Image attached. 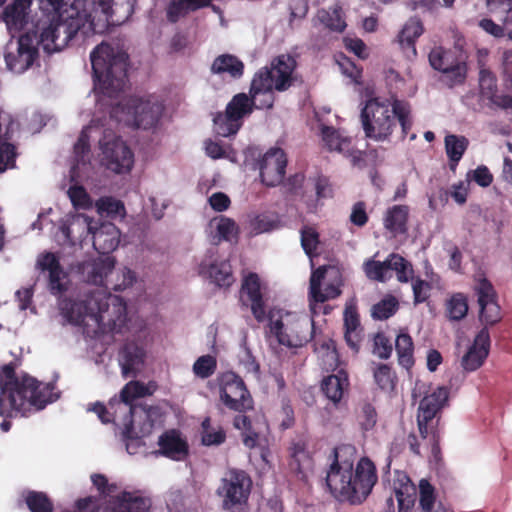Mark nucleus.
Returning <instances> with one entry per match:
<instances>
[{"mask_svg": "<svg viewBox=\"0 0 512 512\" xmlns=\"http://www.w3.org/2000/svg\"><path fill=\"white\" fill-rule=\"evenodd\" d=\"M341 294V290L338 284L330 283L327 284L322 291L320 288L317 292L310 295V300L316 303H324L327 300L335 299Z\"/></svg>", "mask_w": 512, "mask_h": 512, "instance_id": "338daca9", "label": "nucleus"}, {"mask_svg": "<svg viewBox=\"0 0 512 512\" xmlns=\"http://www.w3.org/2000/svg\"><path fill=\"white\" fill-rule=\"evenodd\" d=\"M37 35L29 31L19 37L18 46L15 53H5V62L7 68L15 73H23L32 66L38 57V46L36 43Z\"/></svg>", "mask_w": 512, "mask_h": 512, "instance_id": "4468645a", "label": "nucleus"}, {"mask_svg": "<svg viewBox=\"0 0 512 512\" xmlns=\"http://www.w3.org/2000/svg\"><path fill=\"white\" fill-rule=\"evenodd\" d=\"M389 270H394L399 282L406 283L413 273L412 265L401 255L392 253L388 257Z\"/></svg>", "mask_w": 512, "mask_h": 512, "instance_id": "8fccbe9b", "label": "nucleus"}, {"mask_svg": "<svg viewBox=\"0 0 512 512\" xmlns=\"http://www.w3.org/2000/svg\"><path fill=\"white\" fill-rule=\"evenodd\" d=\"M36 268L48 274L47 286L52 295H62L68 290V275L55 253L44 252L39 254L36 260Z\"/></svg>", "mask_w": 512, "mask_h": 512, "instance_id": "dca6fc26", "label": "nucleus"}, {"mask_svg": "<svg viewBox=\"0 0 512 512\" xmlns=\"http://www.w3.org/2000/svg\"><path fill=\"white\" fill-rule=\"evenodd\" d=\"M360 120L367 138L375 141H389L397 123L401 127V140L409 136L413 126L412 109L409 102L394 98L373 97L366 100L361 109Z\"/></svg>", "mask_w": 512, "mask_h": 512, "instance_id": "20e7f679", "label": "nucleus"}, {"mask_svg": "<svg viewBox=\"0 0 512 512\" xmlns=\"http://www.w3.org/2000/svg\"><path fill=\"white\" fill-rule=\"evenodd\" d=\"M301 235V246L306 253V255L310 258H313L318 255L317 248L320 243V236L317 230L310 226H304L300 230Z\"/></svg>", "mask_w": 512, "mask_h": 512, "instance_id": "3c124183", "label": "nucleus"}, {"mask_svg": "<svg viewBox=\"0 0 512 512\" xmlns=\"http://www.w3.org/2000/svg\"><path fill=\"white\" fill-rule=\"evenodd\" d=\"M252 489V479L247 472L230 469L216 490L221 498L222 508L231 512H241L247 506Z\"/></svg>", "mask_w": 512, "mask_h": 512, "instance_id": "6e6552de", "label": "nucleus"}, {"mask_svg": "<svg viewBox=\"0 0 512 512\" xmlns=\"http://www.w3.org/2000/svg\"><path fill=\"white\" fill-rule=\"evenodd\" d=\"M269 327L278 343L290 348L306 345L315 333V322L309 317L297 318L286 324L282 320L271 321Z\"/></svg>", "mask_w": 512, "mask_h": 512, "instance_id": "1a4fd4ad", "label": "nucleus"}, {"mask_svg": "<svg viewBox=\"0 0 512 512\" xmlns=\"http://www.w3.org/2000/svg\"><path fill=\"white\" fill-rule=\"evenodd\" d=\"M120 230L111 223H102L92 232V242L94 249L102 255L111 254L120 244Z\"/></svg>", "mask_w": 512, "mask_h": 512, "instance_id": "b1692460", "label": "nucleus"}, {"mask_svg": "<svg viewBox=\"0 0 512 512\" xmlns=\"http://www.w3.org/2000/svg\"><path fill=\"white\" fill-rule=\"evenodd\" d=\"M210 418L207 417L202 422V443L205 446L220 445L226 440V433L222 427L214 429L210 425Z\"/></svg>", "mask_w": 512, "mask_h": 512, "instance_id": "864d4df0", "label": "nucleus"}, {"mask_svg": "<svg viewBox=\"0 0 512 512\" xmlns=\"http://www.w3.org/2000/svg\"><path fill=\"white\" fill-rule=\"evenodd\" d=\"M424 27L422 21L417 17H411L404 24L398 35V42L403 50H410L415 56L417 54L415 43L423 34Z\"/></svg>", "mask_w": 512, "mask_h": 512, "instance_id": "c9c22d12", "label": "nucleus"}, {"mask_svg": "<svg viewBox=\"0 0 512 512\" xmlns=\"http://www.w3.org/2000/svg\"><path fill=\"white\" fill-rule=\"evenodd\" d=\"M359 419L363 430H371L377 423V412L374 406L370 403H365L361 408Z\"/></svg>", "mask_w": 512, "mask_h": 512, "instance_id": "774afa93", "label": "nucleus"}, {"mask_svg": "<svg viewBox=\"0 0 512 512\" xmlns=\"http://www.w3.org/2000/svg\"><path fill=\"white\" fill-rule=\"evenodd\" d=\"M147 388L139 382H131L121 390L120 396L125 404H131L135 398L146 395Z\"/></svg>", "mask_w": 512, "mask_h": 512, "instance_id": "0e129e2a", "label": "nucleus"}, {"mask_svg": "<svg viewBox=\"0 0 512 512\" xmlns=\"http://www.w3.org/2000/svg\"><path fill=\"white\" fill-rule=\"evenodd\" d=\"M97 25L94 21H88L85 13L70 6L38 20L35 29L29 32L36 34V43L51 54L64 49L78 33L84 37L97 33Z\"/></svg>", "mask_w": 512, "mask_h": 512, "instance_id": "39448f33", "label": "nucleus"}, {"mask_svg": "<svg viewBox=\"0 0 512 512\" xmlns=\"http://www.w3.org/2000/svg\"><path fill=\"white\" fill-rule=\"evenodd\" d=\"M24 501L30 512H53L51 498L42 491L28 490L24 493Z\"/></svg>", "mask_w": 512, "mask_h": 512, "instance_id": "37998d69", "label": "nucleus"}, {"mask_svg": "<svg viewBox=\"0 0 512 512\" xmlns=\"http://www.w3.org/2000/svg\"><path fill=\"white\" fill-rule=\"evenodd\" d=\"M430 65L446 74L452 84H461L466 78V65L461 62L456 53L441 46L434 47L429 53Z\"/></svg>", "mask_w": 512, "mask_h": 512, "instance_id": "2eb2a0df", "label": "nucleus"}, {"mask_svg": "<svg viewBox=\"0 0 512 512\" xmlns=\"http://www.w3.org/2000/svg\"><path fill=\"white\" fill-rule=\"evenodd\" d=\"M290 458L288 467L298 479L305 481L307 479L306 471L312 467L313 459L307 450L304 441L293 442L289 448Z\"/></svg>", "mask_w": 512, "mask_h": 512, "instance_id": "bb28decb", "label": "nucleus"}, {"mask_svg": "<svg viewBox=\"0 0 512 512\" xmlns=\"http://www.w3.org/2000/svg\"><path fill=\"white\" fill-rule=\"evenodd\" d=\"M322 140L330 151L343 152L348 148L350 141L344 138L333 127L324 126L321 130Z\"/></svg>", "mask_w": 512, "mask_h": 512, "instance_id": "09e8293b", "label": "nucleus"}, {"mask_svg": "<svg viewBox=\"0 0 512 512\" xmlns=\"http://www.w3.org/2000/svg\"><path fill=\"white\" fill-rule=\"evenodd\" d=\"M220 399L228 409L239 413L253 409V399L250 392L243 379L234 372L223 375Z\"/></svg>", "mask_w": 512, "mask_h": 512, "instance_id": "9b49d317", "label": "nucleus"}, {"mask_svg": "<svg viewBox=\"0 0 512 512\" xmlns=\"http://www.w3.org/2000/svg\"><path fill=\"white\" fill-rule=\"evenodd\" d=\"M449 391L446 387H438L432 393L423 397L419 403L417 417L424 420H434L437 413L448 400Z\"/></svg>", "mask_w": 512, "mask_h": 512, "instance_id": "2f4dec72", "label": "nucleus"}, {"mask_svg": "<svg viewBox=\"0 0 512 512\" xmlns=\"http://www.w3.org/2000/svg\"><path fill=\"white\" fill-rule=\"evenodd\" d=\"M321 361V366L326 371H334L339 365V355L336 349V343L332 339L322 342L316 348Z\"/></svg>", "mask_w": 512, "mask_h": 512, "instance_id": "c03bdc74", "label": "nucleus"}, {"mask_svg": "<svg viewBox=\"0 0 512 512\" xmlns=\"http://www.w3.org/2000/svg\"><path fill=\"white\" fill-rule=\"evenodd\" d=\"M475 293L480 307L479 319L486 325H493L501 319L498 296L492 283L481 278L475 286Z\"/></svg>", "mask_w": 512, "mask_h": 512, "instance_id": "a211bd4d", "label": "nucleus"}, {"mask_svg": "<svg viewBox=\"0 0 512 512\" xmlns=\"http://www.w3.org/2000/svg\"><path fill=\"white\" fill-rule=\"evenodd\" d=\"M240 293L242 303L249 304L254 318L258 322H263L266 319L265 302L257 273L250 272L243 278Z\"/></svg>", "mask_w": 512, "mask_h": 512, "instance_id": "6ab92c4d", "label": "nucleus"}, {"mask_svg": "<svg viewBox=\"0 0 512 512\" xmlns=\"http://www.w3.org/2000/svg\"><path fill=\"white\" fill-rule=\"evenodd\" d=\"M392 344L390 339L382 332L374 336L373 353L381 359H388L392 354Z\"/></svg>", "mask_w": 512, "mask_h": 512, "instance_id": "e2e57ef3", "label": "nucleus"}, {"mask_svg": "<svg viewBox=\"0 0 512 512\" xmlns=\"http://www.w3.org/2000/svg\"><path fill=\"white\" fill-rule=\"evenodd\" d=\"M199 274L209 278L218 287H230L234 282L232 267L228 261L206 263L199 265Z\"/></svg>", "mask_w": 512, "mask_h": 512, "instance_id": "c85d7f7f", "label": "nucleus"}, {"mask_svg": "<svg viewBox=\"0 0 512 512\" xmlns=\"http://www.w3.org/2000/svg\"><path fill=\"white\" fill-rule=\"evenodd\" d=\"M150 507V498L123 491L116 497L112 512H148Z\"/></svg>", "mask_w": 512, "mask_h": 512, "instance_id": "473e14b6", "label": "nucleus"}, {"mask_svg": "<svg viewBox=\"0 0 512 512\" xmlns=\"http://www.w3.org/2000/svg\"><path fill=\"white\" fill-rule=\"evenodd\" d=\"M58 307L64 322L75 326L84 325L85 319L90 318L99 327L108 325L114 328L124 321L127 314L124 299L102 289L91 291L81 300L60 298Z\"/></svg>", "mask_w": 512, "mask_h": 512, "instance_id": "7ed1b4c3", "label": "nucleus"}, {"mask_svg": "<svg viewBox=\"0 0 512 512\" xmlns=\"http://www.w3.org/2000/svg\"><path fill=\"white\" fill-rule=\"evenodd\" d=\"M377 386L383 391H393L396 387L397 376L390 365L380 363L373 371Z\"/></svg>", "mask_w": 512, "mask_h": 512, "instance_id": "49530a36", "label": "nucleus"}, {"mask_svg": "<svg viewBox=\"0 0 512 512\" xmlns=\"http://www.w3.org/2000/svg\"><path fill=\"white\" fill-rule=\"evenodd\" d=\"M447 317L452 321L463 319L468 312L467 298L462 293H456L446 303Z\"/></svg>", "mask_w": 512, "mask_h": 512, "instance_id": "de8ad7c7", "label": "nucleus"}, {"mask_svg": "<svg viewBox=\"0 0 512 512\" xmlns=\"http://www.w3.org/2000/svg\"><path fill=\"white\" fill-rule=\"evenodd\" d=\"M393 490L398 502L399 512H408L414 505L416 488L411 479L404 472H396Z\"/></svg>", "mask_w": 512, "mask_h": 512, "instance_id": "c756f323", "label": "nucleus"}, {"mask_svg": "<svg viewBox=\"0 0 512 512\" xmlns=\"http://www.w3.org/2000/svg\"><path fill=\"white\" fill-rule=\"evenodd\" d=\"M342 452L353 454L354 448L342 446L333 449V460L324 479L325 486L336 500L359 505L367 499L377 483L376 467L368 457H362L354 469V460H342Z\"/></svg>", "mask_w": 512, "mask_h": 512, "instance_id": "f257e3e1", "label": "nucleus"}, {"mask_svg": "<svg viewBox=\"0 0 512 512\" xmlns=\"http://www.w3.org/2000/svg\"><path fill=\"white\" fill-rule=\"evenodd\" d=\"M161 455L174 461H182L189 454V445L181 437L180 431L171 429L165 431L158 439Z\"/></svg>", "mask_w": 512, "mask_h": 512, "instance_id": "5701e85b", "label": "nucleus"}, {"mask_svg": "<svg viewBox=\"0 0 512 512\" xmlns=\"http://www.w3.org/2000/svg\"><path fill=\"white\" fill-rule=\"evenodd\" d=\"M349 377L345 370L339 369L336 374L324 377L321 382V390L334 404L340 403L349 388Z\"/></svg>", "mask_w": 512, "mask_h": 512, "instance_id": "7c9ffc66", "label": "nucleus"}, {"mask_svg": "<svg viewBox=\"0 0 512 512\" xmlns=\"http://www.w3.org/2000/svg\"><path fill=\"white\" fill-rule=\"evenodd\" d=\"M68 196L76 208L87 209L91 206L90 196L83 186H71L68 190Z\"/></svg>", "mask_w": 512, "mask_h": 512, "instance_id": "052dcab7", "label": "nucleus"}, {"mask_svg": "<svg viewBox=\"0 0 512 512\" xmlns=\"http://www.w3.org/2000/svg\"><path fill=\"white\" fill-rule=\"evenodd\" d=\"M287 166V157L283 149L271 148L259 161L261 182L275 187L283 182Z\"/></svg>", "mask_w": 512, "mask_h": 512, "instance_id": "f3484780", "label": "nucleus"}, {"mask_svg": "<svg viewBox=\"0 0 512 512\" xmlns=\"http://www.w3.org/2000/svg\"><path fill=\"white\" fill-rule=\"evenodd\" d=\"M32 0H14L5 7L3 21L10 32H19L28 23Z\"/></svg>", "mask_w": 512, "mask_h": 512, "instance_id": "cd10ccee", "label": "nucleus"}, {"mask_svg": "<svg viewBox=\"0 0 512 512\" xmlns=\"http://www.w3.org/2000/svg\"><path fill=\"white\" fill-rule=\"evenodd\" d=\"M95 84L108 97L121 92L127 81L129 56L110 44L101 43L90 54Z\"/></svg>", "mask_w": 512, "mask_h": 512, "instance_id": "423d86ee", "label": "nucleus"}, {"mask_svg": "<svg viewBox=\"0 0 512 512\" xmlns=\"http://www.w3.org/2000/svg\"><path fill=\"white\" fill-rule=\"evenodd\" d=\"M115 267V259L112 256L85 261L80 264L79 270L86 282L101 286L104 279L112 273Z\"/></svg>", "mask_w": 512, "mask_h": 512, "instance_id": "393cba45", "label": "nucleus"}, {"mask_svg": "<svg viewBox=\"0 0 512 512\" xmlns=\"http://www.w3.org/2000/svg\"><path fill=\"white\" fill-rule=\"evenodd\" d=\"M225 116H226V111L224 113L218 112L214 116V118H213L214 129H215V132L219 136L229 137L238 132L241 124L236 120H232L231 117H227V119H226Z\"/></svg>", "mask_w": 512, "mask_h": 512, "instance_id": "603ef678", "label": "nucleus"}, {"mask_svg": "<svg viewBox=\"0 0 512 512\" xmlns=\"http://www.w3.org/2000/svg\"><path fill=\"white\" fill-rule=\"evenodd\" d=\"M211 72L213 74H228L232 78H240L244 73L243 62L232 54H222L217 56L212 65Z\"/></svg>", "mask_w": 512, "mask_h": 512, "instance_id": "4c0bfd02", "label": "nucleus"}, {"mask_svg": "<svg viewBox=\"0 0 512 512\" xmlns=\"http://www.w3.org/2000/svg\"><path fill=\"white\" fill-rule=\"evenodd\" d=\"M409 207L407 205H394L390 207L384 217V227L393 233L404 234L407 232Z\"/></svg>", "mask_w": 512, "mask_h": 512, "instance_id": "f704fd0d", "label": "nucleus"}, {"mask_svg": "<svg viewBox=\"0 0 512 512\" xmlns=\"http://www.w3.org/2000/svg\"><path fill=\"white\" fill-rule=\"evenodd\" d=\"M208 7L203 0H171L166 7V18L170 23H177L190 12Z\"/></svg>", "mask_w": 512, "mask_h": 512, "instance_id": "e433bc0d", "label": "nucleus"}, {"mask_svg": "<svg viewBox=\"0 0 512 512\" xmlns=\"http://www.w3.org/2000/svg\"><path fill=\"white\" fill-rule=\"evenodd\" d=\"M226 118L240 121L245 115L252 113L253 108L250 98L245 93L236 94L226 106Z\"/></svg>", "mask_w": 512, "mask_h": 512, "instance_id": "79ce46f5", "label": "nucleus"}, {"mask_svg": "<svg viewBox=\"0 0 512 512\" xmlns=\"http://www.w3.org/2000/svg\"><path fill=\"white\" fill-rule=\"evenodd\" d=\"M490 349V335L487 328L481 329L475 336L473 344L461 359V366L467 372L479 369L486 360Z\"/></svg>", "mask_w": 512, "mask_h": 512, "instance_id": "412c9836", "label": "nucleus"}, {"mask_svg": "<svg viewBox=\"0 0 512 512\" xmlns=\"http://www.w3.org/2000/svg\"><path fill=\"white\" fill-rule=\"evenodd\" d=\"M268 73H255L250 86L249 98L252 108L270 109L275 102V88Z\"/></svg>", "mask_w": 512, "mask_h": 512, "instance_id": "aec40b11", "label": "nucleus"}, {"mask_svg": "<svg viewBox=\"0 0 512 512\" xmlns=\"http://www.w3.org/2000/svg\"><path fill=\"white\" fill-rule=\"evenodd\" d=\"M297 67L296 59L290 54H280L273 58L270 67H263L256 73H268L271 84L277 92H284L294 85L297 75L294 73Z\"/></svg>", "mask_w": 512, "mask_h": 512, "instance_id": "ddd939ff", "label": "nucleus"}, {"mask_svg": "<svg viewBox=\"0 0 512 512\" xmlns=\"http://www.w3.org/2000/svg\"><path fill=\"white\" fill-rule=\"evenodd\" d=\"M388 258L381 262L369 260L365 263V272L368 278L379 282L386 280V273L389 271Z\"/></svg>", "mask_w": 512, "mask_h": 512, "instance_id": "bf43d9fd", "label": "nucleus"}, {"mask_svg": "<svg viewBox=\"0 0 512 512\" xmlns=\"http://www.w3.org/2000/svg\"><path fill=\"white\" fill-rule=\"evenodd\" d=\"M488 10L496 15L504 23L508 20V15L512 11V0H486Z\"/></svg>", "mask_w": 512, "mask_h": 512, "instance_id": "69168bd1", "label": "nucleus"}, {"mask_svg": "<svg viewBox=\"0 0 512 512\" xmlns=\"http://www.w3.org/2000/svg\"><path fill=\"white\" fill-rule=\"evenodd\" d=\"M318 17L320 22L332 31L343 32L346 28V23L338 9H333L332 11L321 10L318 13Z\"/></svg>", "mask_w": 512, "mask_h": 512, "instance_id": "6e6d98bb", "label": "nucleus"}, {"mask_svg": "<svg viewBox=\"0 0 512 512\" xmlns=\"http://www.w3.org/2000/svg\"><path fill=\"white\" fill-rule=\"evenodd\" d=\"M343 321L345 341L347 345L357 353L363 338V328L360 323L357 305L353 300L345 304Z\"/></svg>", "mask_w": 512, "mask_h": 512, "instance_id": "4be33fe9", "label": "nucleus"}, {"mask_svg": "<svg viewBox=\"0 0 512 512\" xmlns=\"http://www.w3.org/2000/svg\"><path fill=\"white\" fill-rule=\"evenodd\" d=\"M50 383L39 382L27 374L16 375V365L10 362L0 371V417L11 418L14 413L27 416L54 401Z\"/></svg>", "mask_w": 512, "mask_h": 512, "instance_id": "f03ea898", "label": "nucleus"}, {"mask_svg": "<svg viewBox=\"0 0 512 512\" xmlns=\"http://www.w3.org/2000/svg\"><path fill=\"white\" fill-rule=\"evenodd\" d=\"M435 489L427 479L419 482V505L424 512H431L435 504Z\"/></svg>", "mask_w": 512, "mask_h": 512, "instance_id": "4d7b16f0", "label": "nucleus"}, {"mask_svg": "<svg viewBox=\"0 0 512 512\" xmlns=\"http://www.w3.org/2000/svg\"><path fill=\"white\" fill-rule=\"evenodd\" d=\"M106 136L100 141L103 161L107 169L117 173L129 172L134 163V155L131 149L120 137H113L106 141Z\"/></svg>", "mask_w": 512, "mask_h": 512, "instance_id": "f8f14e48", "label": "nucleus"}, {"mask_svg": "<svg viewBox=\"0 0 512 512\" xmlns=\"http://www.w3.org/2000/svg\"><path fill=\"white\" fill-rule=\"evenodd\" d=\"M395 349L399 365L410 371L415 363L413 356L414 344L411 336L408 333H400L395 341Z\"/></svg>", "mask_w": 512, "mask_h": 512, "instance_id": "ea45409f", "label": "nucleus"}, {"mask_svg": "<svg viewBox=\"0 0 512 512\" xmlns=\"http://www.w3.org/2000/svg\"><path fill=\"white\" fill-rule=\"evenodd\" d=\"M163 111V105L158 102L130 96L122 99L112 109V116L134 128L148 130L158 125Z\"/></svg>", "mask_w": 512, "mask_h": 512, "instance_id": "0eeeda50", "label": "nucleus"}, {"mask_svg": "<svg viewBox=\"0 0 512 512\" xmlns=\"http://www.w3.org/2000/svg\"><path fill=\"white\" fill-rule=\"evenodd\" d=\"M217 368V361L211 355L200 356L193 364L194 374L201 378L206 379L212 376Z\"/></svg>", "mask_w": 512, "mask_h": 512, "instance_id": "13d9d810", "label": "nucleus"}, {"mask_svg": "<svg viewBox=\"0 0 512 512\" xmlns=\"http://www.w3.org/2000/svg\"><path fill=\"white\" fill-rule=\"evenodd\" d=\"M480 96L483 99L499 108H512V97L510 95L497 94V79L488 69H481L479 73Z\"/></svg>", "mask_w": 512, "mask_h": 512, "instance_id": "a878e982", "label": "nucleus"}, {"mask_svg": "<svg viewBox=\"0 0 512 512\" xmlns=\"http://www.w3.org/2000/svg\"><path fill=\"white\" fill-rule=\"evenodd\" d=\"M399 308L397 299L386 297L372 307V317L377 320H386L393 316Z\"/></svg>", "mask_w": 512, "mask_h": 512, "instance_id": "5fc2aeb1", "label": "nucleus"}, {"mask_svg": "<svg viewBox=\"0 0 512 512\" xmlns=\"http://www.w3.org/2000/svg\"><path fill=\"white\" fill-rule=\"evenodd\" d=\"M417 424L421 438L428 442L431 453L436 458L440 454V433L437 426L433 424V420H424L422 417H417Z\"/></svg>", "mask_w": 512, "mask_h": 512, "instance_id": "a19ab883", "label": "nucleus"}, {"mask_svg": "<svg viewBox=\"0 0 512 512\" xmlns=\"http://www.w3.org/2000/svg\"><path fill=\"white\" fill-rule=\"evenodd\" d=\"M328 272H332L337 275L339 274V271L331 265L319 266L312 272L310 277L309 296L321 288L322 281L325 279Z\"/></svg>", "mask_w": 512, "mask_h": 512, "instance_id": "680f3d73", "label": "nucleus"}, {"mask_svg": "<svg viewBox=\"0 0 512 512\" xmlns=\"http://www.w3.org/2000/svg\"><path fill=\"white\" fill-rule=\"evenodd\" d=\"M91 12H84L88 21H94L97 32L105 30L110 25H120L131 15L132 8L128 1L123 0H85Z\"/></svg>", "mask_w": 512, "mask_h": 512, "instance_id": "9d476101", "label": "nucleus"}, {"mask_svg": "<svg viewBox=\"0 0 512 512\" xmlns=\"http://www.w3.org/2000/svg\"><path fill=\"white\" fill-rule=\"evenodd\" d=\"M120 365L124 377H135L137 369L144 362V350L134 343H127L122 348Z\"/></svg>", "mask_w": 512, "mask_h": 512, "instance_id": "72a5a7b5", "label": "nucleus"}, {"mask_svg": "<svg viewBox=\"0 0 512 512\" xmlns=\"http://www.w3.org/2000/svg\"><path fill=\"white\" fill-rule=\"evenodd\" d=\"M445 151L454 170L468 148L469 141L465 136L449 134L445 137Z\"/></svg>", "mask_w": 512, "mask_h": 512, "instance_id": "58836bf2", "label": "nucleus"}, {"mask_svg": "<svg viewBox=\"0 0 512 512\" xmlns=\"http://www.w3.org/2000/svg\"><path fill=\"white\" fill-rule=\"evenodd\" d=\"M95 206L98 213L103 217L116 219L117 217L123 218L126 214L124 203L111 196L99 198Z\"/></svg>", "mask_w": 512, "mask_h": 512, "instance_id": "a18cd8bd", "label": "nucleus"}]
</instances>
